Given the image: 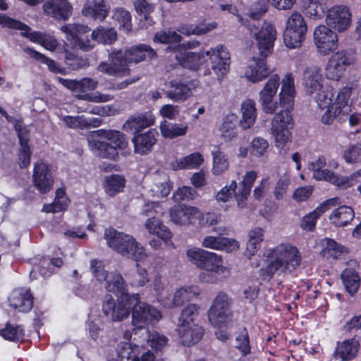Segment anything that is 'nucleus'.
<instances>
[{
  "label": "nucleus",
  "instance_id": "nucleus-19",
  "mask_svg": "<svg viewBox=\"0 0 361 361\" xmlns=\"http://www.w3.org/2000/svg\"><path fill=\"white\" fill-rule=\"evenodd\" d=\"M329 26L320 25L314 30V42L317 51L322 56L334 51L338 45V35Z\"/></svg>",
  "mask_w": 361,
  "mask_h": 361
},
{
  "label": "nucleus",
  "instance_id": "nucleus-52",
  "mask_svg": "<svg viewBox=\"0 0 361 361\" xmlns=\"http://www.w3.org/2000/svg\"><path fill=\"white\" fill-rule=\"evenodd\" d=\"M112 17L118 22L120 28L126 34L130 32L132 29L131 15L128 11L122 8H116L113 11Z\"/></svg>",
  "mask_w": 361,
  "mask_h": 361
},
{
  "label": "nucleus",
  "instance_id": "nucleus-48",
  "mask_svg": "<svg viewBox=\"0 0 361 361\" xmlns=\"http://www.w3.org/2000/svg\"><path fill=\"white\" fill-rule=\"evenodd\" d=\"M235 123L236 118L235 115H228L224 118L223 123L220 126L219 131L221 137L226 141H231L236 137Z\"/></svg>",
  "mask_w": 361,
  "mask_h": 361
},
{
  "label": "nucleus",
  "instance_id": "nucleus-50",
  "mask_svg": "<svg viewBox=\"0 0 361 361\" xmlns=\"http://www.w3.org/2000/svg\"><path fill=\"white\" fill-rule=\"evenodd\" d=\"M237 183L235 180H232L229 185H226L223 187L216 195L215 200L217 203L220 205L221 204H225V205H222V207L225 211L228 210V205L227 203L232 199L233 195L236 190Z\"/></svg>",
  "mask_w": 361,
  "mask_h": 361
},
{
  "label": "nucleus",
  "instance_id": "nucleus-59",
  "mask_svg": "<svg viewBox=\"0 0 361 361\" xmlns=\"http://www.w3.org/2000/svg\"><path fill=\"white\" fill-rule=\"evenodd\" d=\"M332 96L333 94L331 93L328 94L329 104H327L326 106H322L317 104L319 108L324 111L321 116V121L324 124H330L334 121L336 116L342 115L340 112L336 111V108H332Z\"/></svg>",
  "mask_w": 361,
  "mask_h": 361
},
{
  "label": "nucleus",
  "instance_id": "nucleus-62",
  "mask_svg": "<svg viewBox=\"0 0 361 361\" xmlns=\"http://www.w3.org/2000/svg\"><path fill=\"white\" fill-rule=\"evenodd\" d=\"M145 334L148 335L147 343L152 349L161 350L168 343V338L164 334L157 331L149 333L147 331H145Z\"/></svg>",
  "mask_w": 361,
  "mask_h": 361
},
{
  "label": "nucleus",
  "instance_id": "nucleus-49",
  "mask_svg": "<svg viewBox=\"0 0 361 361\" xmlns=\"http://www.w3.org/2000/svg\"><path fill=\"white\" fill-rule=\"evenodd\" d=\"M116 32L113 28L99 27L92 32V39L104 44H111L116 39Z\"/></svg>",
  "mask_w": 361,
  "mask_h": 361
},
{
  "label": "nucleus",
  "instance_id": "nucleus-63",
  "mask_svg": "<svg viewBox=\"0 0 361 361\" xmlns=\"http://www.w3.org/2000/svg\"><path fill=\"white\" fill-rule=\"evenodd\" d=\"M66 126L70 128H84L90 125V121L83 116H64L61 118Z\"/></svg>",
  "mask_w": 361,
  "mask_h": 361
},
{
  "label": "nucleus",
  "instance_id": "nucleus-29",
  "mask_svg": "<svg viewBox=\"0 0 361 361\" xmlns=\"http://www.w3.org/2000/svg\"><path fill=\"white\" fill-rule=\"evenodd\" d=\"M155 118L150 112L134 114L123 123V129L129 133H137L143 129L152 126Z\"/></svg>",
  "mask_w": 361,
  "mask_h": 361
},
{
  "label": "nucleus",
  "instance_id": "nucleus-44",
  "mask_svg": "<svg viewBox=\"0 0 361 361\" xmlns=\"http://www.w3.org/2000/svg\"><path fill=\"white\" fill-rule=\"evenodd\" d=\"M16 130L18 132V135L20 144V149L19 153V164L20 167H26L30 163L31 152L30 147L27 145L28 137L25 132L20 129V126L17 124Z\"/></svg>",
  "mask_w": 361,
  "mask_h": 361
},
{
  "label": "nucleus",
  "instance_id": "nucleus-14",
  "mask_svg": "<svg viewBox=\"0 0 361 361\" xmlns=\"http://www.w3.org/2000/svg\"><path fill=\"white\" fill-rule=\"evenodd\" d=\"M307 26L302 14L293 11L288 18L283 32V41L290 49L300 48L305 39Z\"/></svg>",
  "mask_w": 361,
  "mask_h": 361
},
{
  "label": "nucleus",
  "instance_id": "nucleus-36",
  "mask_svg": "<svg viewBox=\"0 0 361 361\" xmlns=\"http://www.w3.org/2000/svg\"><path fill=\"white\" fill-rule=\"evenodd\" d=\"M204 159L200 152H194L179 159L170 164L173 170L197 169L204 162Z\"/></svg>",
  "mask_w": 361,
  "mask_h": 361
},
{
  "label": "nucleus",
  "instance_id": "nucleus-41",
  "mask_svg": "<svg viewBox=\"0 0 361 361\" xmlns=\"http://www.w3.org/2000/svg\"><path fill=\"white\" fill-rule=\"evenodd\" d=\"M126 183L125 177L119 174H111L104 178V189L106 195L114 197L123 192Z\"/></svg>",
  "mask_w": 361,
  "mask_h": 361
},
{
  "label": "nucleus",
  "instance_id": "nucleus-2",
  "mask_svg": "<svg viewBox=\"0 0 361 361\" xmlns=\"http://www.w3.org/2000/svg\"><path fill=\"white\" fill-rule=\"evenodd\" d=\"M198 45V42L193 41L173 47L169 46L166 50H172L177 61L184 67L191 69H196L209 61L212 69L218 78H222L229 68L230 57L226 49L222 45H218L207 51L200 52L190 51Z\"/></svg>",
  "mask_w": 361,
  "mask_h": 361
},
{
  "label": "nucleus",
  "instance_id": "nucleus-1",
  "mask_svg": "<svg viewBox=\"0 0 361 361\" xmlns=\"http://www.w3.org/2000/svg\"><path fill=\"white\" fill-rule=\"evenodd\" d=\"M296 90L292 73H286L282 78L277 74L272 75L259 92V103L267 114L275 113L271 132L276 147L286 152V146L290 142V129L293 126L291 111L293 109Z\"/></svg>",
  "mask_w": 361,
  "mask_h": 361
},
{
  "label": "nucleus",
  "instance_id": "nucleus-45",
  "mask_svg": "<svg viewBox=\"0 0 361 361\" xmlns=\"http://www.w3.org/2000/svg\"><path fill=\"white\" fill-rule=\"evenodd\" d=\"M117 353L121 359L129 361H140V348L128 342L121 343L118 345Z\"/></svg>",
  "mask_w": 361,
  "mask_h": 361
},
{
  "label": "nucleus",
  "instance_id": "nucleus-9",
  "mask_svg": "<svg viewBox=\"0 0 361 361\" xmlns=\"http://www.w3.org/2000/svg\"><path fill=\"white\" fill-rule=\"evenodd\" d=\"M56 80L63 86L75 92L77 97L80 99L95 103H103L111 101L114 99L112 95L99 92L88 93L89 91L96 90L99 85V82L92 78L85 77L80 80H71L58 77Z\"/></svg>",
  "mask_w": 361,
  "mask_h": 361
},
{
  "label": "nucleus",
  "instance_id": "nucleus-58",
  "mask_svg": "<svg viewBox=\"0 0 361 361\" xmlns=\"http://www.w3.org/2000/svg\"><path fill=\"white\" fill-rule=\"evenodd\" d=\"M209 252V251L199 247H192L186 251V256L191 263L200 269L202 267V265L204 261H205Z\"/></svg>",
  "mask_w": 361,
  "mask_h": 361
},
{
  "label": "nucleus",
  "instance_id": "nucleus-47",
  "mask_svg": "<svg viewBox=\"0 0 361 361\" xmlns=\"http://www.w3.org/2000/svg\"><path fill=\"white\" fill-rule=\"evenodd\" d=\"M341 278L346 290L351 295L357 291L360 286V276L355 271L346 269L342 273Z\"/></svg>",
  "mask_w": 361,
  "mask_h": 361
},
{
  "label": "nucleus",
  "instance_id": "nucleus-39",
  "mask_svg": "<svg viewBox=\"0 0 361 361\" xmlns=\"http://www.w3.org/2000/svg\"><path fill=\"white\" fill-rule=\"evenodd\" d=\"M145 227L150 234L157 235L166 243L173 244L171 241L172 237L171 231L159 219L148 218L145 223Z\"/></svg>",
  "mask_w": 361,
  "mask_h": 361
},
{
  "label": "nucleus",
  "instance_id": "nucleus-61",
  "mask_svg": "<svg viewBox=\"0 0 361 361\" xmlns=\"http://www.w3.org/2000/svg\"><path fill=\"white\" fill-rule=\"evenodd\" d=\"M269 147L268 142L260 137H255L250 144V154L255 157H260L264 155Z\"/></svg>",
  "mask_w": 361,
  "mask_h": 361
},
{
  "label": "nucleus",
  "instance_id": "nucleus-37",
  "mask_svg": "<svg viewBox=\"0 0 361 361\" xmlns=\"http://www.w3.org/2000/svg\"><path fill=\"white\" fill-rule=\"evenodd\" d=\"M247 241L244 255L247 258L254 256L261 247V243L264 240V231L260 227L251 229L247 234Z\"/></svg>",
  "mask_w": 361,
  "mask_h": 361
},
{
  "label": "nucleus",
  "instance_id": "nucleus-11",
  "mask_svg": "<svg viewBox=\"0 0 361 361\" xmlns=\"http://www.w3.org/2000/svg\"><path fill=\"white\" fill-rule=\"evenodd\" d=\"M232 301L223 292L218 293L212 300L208 311V319L212 326L218 329L227 327L233 322Z\"/></svg>",
  "mask_w": 361,
  "mask_h": 361
},
{
  "label": "nucleus",
  "instance_id": "nucleus-32",
  "mask_svg": "<svg viewBox=\"0 0 361 361\" xmlns=\"http://www.w3.org/2000/svg\"><path fill=\"white\" fill-rule=\"evenodd\" d=\"M9 305L19 312L30 311L33 305L32 296L29 290L25 288L15 289L8 298Z\"/></svg>",
  "mask_w": 361,
  "mask_h": 361
},
{
  "label": "nucleus",
  "instance_id": "nucleus-10",
  "mask_svg": "<svg viewBox=\"0 0 361 361\" xmlns=\"http://www.w3.org/2000/svg\"><path fill=\"white\" fill-rule=\"evenodd\" d=\"M301 81L305 92L309 95H314L317 104L322 106L329 104L328 94L331 92L324 90V78L319 66H307L303 71Z\"/></svg>",
  "mask_w": 361,
  "mask_h": 361
},
{
  "label": "nucleus",
  "instance_id": "nucleus-25",
  "mask_svg": "<svg viewBox=\"0 0 361 361\" xmlns=\"http://www.w3.org/2000/svg\"><path fill=\"white\" fill-rule=\"evenodd\" d=\"M338 203V199L330 198L319 204L313 211L305 215L300 222V227L305 231H313L316 226L317 221L326 211Z\"/></svg>",
  "mask_w": 361,
  "mask_h": 361
},
{
  "label": "nucleus",
  "instance_id": "nucleus-46",
  "mask_svg": "<svg viewBox=\"0 0 361 361\" xmlns=\"http://www.w3.org/2000/svg\"><path fill=\"white\" fill-rule=\"evenodd\" d=\"M171 188L169 178L164 176L162 178H154L149 191L153 197H164L169 194Z\"/></svg>",
  "mask_w": 361,
  "mask_h": 361
},
{
  "label": "nucleus",
  "instance_id": "nucleus-34",
  "mask_svg": "<svg viewBox=\"0 0 361 361\" xmlns=\"http://www.w3.org/2000/svg\"><path fill=\"white\" fill-rule=\"evenodd\" d=\"M109 6L104 0H87L82 10V14L94 20H103L109 13Z\"/></svg>",
  "mask_w": 361,
  "mask_h": 361
},
{
  "label": "nucleus",
  "instance_id": "nucleus-4",
  "mask_svg": "<svg viewBox=\"0 0 361 361\" xmlns=\"http://www.w3.org/2000/svg\"><path fill=\"white\" fill-rule=\"evenodd\" d=\"M269 257L268 264L261 270L262 276L266 279H270L274 274L290 273L301 262V256L298 249L288 243H281L276 246L271 250Z\"/></svg>",
  "mask_w": 361,
  "mask_h": 361
},
{
  "label": "nucleus",
  "instance_id": "nucleus-55",
  "mask_svg": "<svg viewBox=\"0 0 361 361\" xmlns=\"http://www.w3.org/2000/svg\"><path fill=\"white\" fill-rule=\"evenodd\" d=\"M0 335L8 341H19L23 338L24 330L20 326H13L8 324L0 329Z\"/></svg>",
  "mask_w": 361,
  "mask_h": 361
},
{
  "label": "nucleus",
  "instance_id": "nucleus-7",
  "mask_svg": "<svg viewBox=\"0 0 361 361\" xmlns=\"http://www.w3.org/2000/svg\"><path fill=\"white\" fill-rule=\"evenodd\" d=\"M104 238L111 249L123 257L137 262L148 257L145 247L130 235L109 228L105 231Z\"/></svg>",
  "mask_w": 361,
  "mask_h": 361
},
{
  "label": "nucleus",
  "instance_id": "nucleus-15",
  "mask_svg": "<svg viewBox=\"0 0 361 361\" xmlns=\"http://www.w3.org/2000/svg\"><path fill=\"white\" fill-rule=\"evenodd\" d=\"M0 25L20 30L22 35L27 37L33 42L39 43L48 50L54 51L58 46L54 37L41 32H32L29 26L4 14H0Z\"/></svg>",
  "mask_w": 361,
  "mask_h": 361
},
{
  "label": "nucleus",
  "instance_id": "nucleus-5",
  "mask_svg": "<svg viewBox=\"0 0 361 361\" xmlns=\"http://www.w3.org/2000/svg\"><path fill=\"white\" fill-rule=\"evenodd\" d=\"M90 150L103 158L116 159L118 149H123L128 146L124 135L117 130L103 129L91 132L87 137Z\"/></svg>",
  "mask_w": 361,
  "mask_h": 361
},
{
  "label": "nucleus",
  "instance_id": "nucleus-35",
  "mask_svg": "<svg viewBox=\"0 0 361 361\" xmlns=\"http://www.w3.org/2000/svg\"><path fill=\"white\" fill-rule=\"evenodd\" d=\"M269 73L264 59H254L246 68L244 75L247 80L256 83L266 78Z\"/></svg>",
  "mask_w": 361,
  "mask_h": 361
},
{
  "label": "nucleus",
  "instance_id": "nucleus-27",
  "mask_svg": "<svg viewBox=\"0 0 361 361\" xmlns=\"http://www.w3.org/2000/svg\"><path fill=\"white\" fill-rule=\"evenodd\" d=\"M357 82L356 80L350 82L338 91L336 97L332 101V108H336V111L345 115L351 111V102L350 98L351 93L357 88Z\"/></svg>",
  "mask_w": 361,
  "mask_h": 361
},
{
  "label": "nucleus",
  "instance_id": "nucleus-3",
  "mask_svg": "<svg viewBox=\"0 0 361 361\" xmlns=\"http://www.w3.org/2000/svg\"><path fill=\"white\" fill-rule=\"evenodd\" d=\"M156 55V51L151 47L144 44L133 46L124 52L121 50H114L109 54V62H100L97 70L109 76L124 77L130 74L128 64L149 61Z\"/></svg>",
  "mask_w": 361,
  "mask_h": 361
},
{
  "label": "nucleus",
  "instance_id": "nucleus-21",
  "mask_svg": "<svg viewBox=\"0 0 361 361\" xmlns=\"http://www.w3.org/2000/svg\"><path fill=\"white\" fill-rule=\"evenodd\" d=\"M61 31L66 35V39L73 47L89 51L94 47V44L89 39L85 40L82 35L90 31V28L79 23L66 24L61 26Z\"/></svg>",
  "mask_w": 361,
  "mask_h": 361
},
{
  "label": "nucleus",
  "instance_id": "nucleus-64",
  "mask_svg": "<svg viewBox=\"0 0 361 361\" xmlns=\"http://www.w3.org/2000/svg\"><path fill=\"white\" fill-rule=\"evenodd\" d=\"M235 348L241 352L243 355H247L250 353L249 336L245 329L235 338Z\"/></svg>",
  "mask_w": 361,
  "mask_h": 361
},
{
  "label": "nucleus",
  "instance_id": "nucleus-17",
  "mask_svg": "<svg viewBox=\"0 0 361 361\" xmlns=\"http://www.w3.org/2000/svg\"><path fill=\"white\" fill-rule=\"evenodd\" d=\"M202 266L199 279L203 283H214L217 281V275L229 274V269L224 265L222 257L215 252H209Z\"/></svg>",
  "mask_w": 361,
  "mask_h": 361
},
{
  "label": "nucleus",
  "instance_id": "nucleus-53",
  "mask_svg": "<svg viewBox=\"0 0 361 361\" xmlns=\"http://www.w3.org/2000/svg\"><path fill=\"white\" fill-rule=\"evenodd\" d=\"M213 156V167L212 172L215 175H220L226 171L229 166V163L226 156L216 148L215 150L212 151Z\"/></svg>",
  "mask_w": 361,
  "mask_h": 361
},
{
  "label": "nucleus",
  "instance_id": "nucleus-54",
  "mask_svg": "<svg viewBox=\"0 0 361 361\" xmlns=\"http://www.w3.org/2000/svg\"><path fill=\"white\" fill-rule=\"evenodd\" d=\"M153 41L161 44H176L181 41V36L172 30H162L154 35Z\"/></svg>",
  "mask_w": 361,
  "mask_h": 361
},
{
  "label": "nucleus",
  "instance_id": "nucleus-57",
  "mask_svg": "<svg viewBox=\"0 0 361 361\" xmlns=\"http://www.w3.org/2000/svg\"><path fill=\"white\" fill-rule=\"evenodd\" d=\"M342 157L348 164L361 162V142L348 146L343 151Z\"/></svg>",
  "mask_w": 361,
  "mask_h": 361
},
{
  "label": "nucleus",
  "instance_id": "nucleus-42",
  "mask_svg": "<svg viewBox=\"0 0 361 361\" xmlns=\"http://www.w3.org/2000/svg\"><path fill=\"white\" fill-rule=\"evenodd\" d=\"M301 8L310 18L317 20L324 17L326 6L319 0H301Z\"/></svg>",
  "mask_w": 361,
  "mask_h": 361
},
{
  "label": "nucleus",
  "instance_id": "nucleus-56",
  "mask_svg": "<svg viewBox=\"0 0 361 361\" xmlns=\"http://www.w3.org/2000/svg\"><path fill=\"white\" fill-rule=\"evenodd\" d=\"M290 184L289 174L287 173H283L276 181L273 193L276 200H281L286 197Z\"/></svg>",
  "mask_w": 361,
  "mask_h": 361
},
{
  "label": "nucleus",
  "instance_id": "nucleus-12",
  "mask_svg": "<svg viewBox=\"0 0 361 361\" xmlns=\"http://www.w3.org/2000/svg\"><path fill=\"white\" fill-rule=\"evenodd\" d=\"M117 302L110 295L103 300L102 312L114 322H121L128 317L133 305L137 301V294L123 295L118 297Z\"/></svg>",
  "mask_w": 361,
  "mask_h": 361
},
{
  "label": "nucleus",
  "instance_id": "nucleus-22",
  "mask_svg": "<svg viewBox=\"0 0 361 361\" xmlns=\"http://www.w3.org/2000/svg\"><path fill=\"white\" fill-rule=\"evenodd\" d=\"M200 290L197 286H184L178 288L173 296H161L160 302L166 308L183 305L200 295Z\"/></svg>",
  "mask_w": 361,
  "mask_h": 361
},
{
  "label": "nucleus",
  "instance_id": "nucleus-33",
  "mask_svg": "<svg viewBox=\"0 0 361 361\" xmlns=\"http://www.w3.org/2000/svg\"><path fill=\"white\" fill-rule=\"evenodd\" d=\"M240 118L238 121L239 127L243 130L252 128L257 116L255 102L252 99H245L240 105Z\"/></svg>",
  "mask_w": 361,
  "mask_h": 361
},
{
  "label": "nucleus",
  "instance_id": "nucleus-6",
  "mask_svg": "<svg viewBox=\"0 0 361 361\" xmlns=\"http://www.w3.org/2000/svg\"><path fill=\"white\" fill-rule=\"evenodd\" d=\"M199 306L189 304L185 307L178 318L176 332L181 344L187 346L198 343L203 337L204 330L197 322Z\"/></svg>",
  "mask_w": 361,
  "mask_h": 361
},
{
  "label": "nucleus",
  "instance_id": "nucleus-38",
  "mask_svg": "<svg viewBox=\"0 0 361 361\" xmlns=\"http://www.w3.org/2000/svg\"><path fill=\"white\" fill-rule=\"evenodd\" d=\"M360 343L356 338L346 339L343 342L338 343L336 356L343 361L350 360L357 355Z\"/></svg>",
  "mask_w": 361,
  "mask_h": 361
},
{
  "label": "nucleus",
  "instance_id": "nucleus-43",
  "mask_svg": "<svg viewBox=\"0 0 361 361\" xmlns=\"http://www.w3.org/2000/svg\"><path fill=\"white\" fill-rule=\"evenodd\" d=\"M161 135L165 138L173 139L184 136L187 134L188 126L187 124L168 123L163 121L159 126Z\"/></svg>",
  "mask_w": 361,
  "mask_h": 361
},
{
  "label": "nucleus",
  "instance_id": "nucleus-26",
  "mask_svg": "<svg viewBox=\"0 0 361 361\" xmlns=\"http://www.w3.org/2000/svg\"><path fill=\"white\" fill-rule=\"evenodd\" d=\"M45 15L56 20H68L72 13V6L67 0H47L42 6Z\"/></svg>",
  "mask_w": 361,
  "mask_h": 361
},
{
  "label": "nucleus",
  "instance_id": "nucleus-23",
  "mask_svg": "<svg viewBox=\"0 0 361 361\" xmlns=\"http://www.w3.org/2000/svg\"><path fill=\"white\" fill-rule=\"evenodd\" d=\"M326 165V158L320 155L308 163V169L312 172V177L316 180L327 181L338 186L339 176L328 169H324Z\"/></svg>",
  "mask_w": 361,
  "mask_h": 361
},
{
  "label": "nucleus",
  "instance_id": "nucleus-30",
  "mask_svg": "<svg viewBox=\"0 0 361 361\" xmlns=\"http://www.w3.org/2000/svg\"><path fill=\"white\" fill-rule=\"evenodd\" d=\"M168 87L166 95L173 102H184L192 94V83H184L180 80H173L169 82Z\"/></svg>",
  "mask_w": 361,
  "mask_h": 361
},
{
  "label": "nucleus",
  "instance_id": "nucleus-20",
  "mask_svg": "<svg viewBox=\"0 0 361 361\" xmlns=\"http://www.w3.org/2000/svg\"><path fill=\"white\" fill-rule=\"evenodd\" d=\"M351 12L345 5H335L329 8L326 13V24L330 28L342 32L348 29L351 24Z\"/></svg>",
  "mask_w": 361,
  "mask_h": 361
},
{
  "label": "nucleus",
  "instance_id": "nucleus-60",
  "mask_svg": "<svg viewBox=\"0 0 361 361\" xmlns=\"http://www.w3.org/2000/svg\"><path fill=\"white\" fill-rule=\"evenodd\" d=\"M27 52L31 55L32 57L46 64L48 66L49 71L51 72L55 73H64V68H61L54 61L46 57L41 53L31 49H28Z\"/></svg>",
  "mask_w": 361,
  "mask_h": 361
},
{
  "label": "nucleus",
  "instance_id": "nucleus-31",
  "mask_svg": "<svg viewBox=\"0 0 361 361\" xmlns=\"http://www.w3.org/2000/svg\"><path fill=\"white\" fill-rule=\"evenodd\" d=\"M157 135L158 133L155 130L135 135L132 140L134 152L140 155L147 154L155 145Z\"/></svg>",
  "mask_w": 361,
  "mask_h": 361
},
{
  "label": "nucleus",
  "instance_id": "nucleus-8",
  "mask_svg": "<svg viewBox=\"0 0 361 361\" xmlns=\"http://www.w3.org/2000/svg\"><path fill=\"white\" fill-rule=\"evenodd\" d=\"M219 6L221 11H227L228 13L236 16L238 22L248 27L251 35L256 39L257 46L262 56L267 57L272 52L274 42L276 38V30L271 23L265 22L260 29H258L255 25H252L239 16L237 8L232 4L220 3Z\"/></svg>",
  "mask_w": 361,
  "mask_h": 361
},
{
  "label": "nucleus",
  "instance_id": "nucleus-24",
  "mask_svg": "<svg viewBox=\"0 0 361 361\" xmlns=\"http://www.w3.org/2000/svg\"><path fill=\"white\" fill-rule=\"evenodd\" d=\"M33 183L35 187L42 193H45L51 188L54 179L47 163L40 161L35 164Z\"/></svg>",
  "mask_w": 361,
  "mask_h": 361
},
{
  "label": "nucleus",
  "instance_id": "nucleus-40",
  "mask_svg": "<svg viewBox=\"0 0 361 361\" xmlns=\"http://www.w3.org/2000/svg\"><path fill=\"white\" fill-rule=\"evenodd\" d=\"M354 217L355 212L352 207L341 206L333 210L329 216V220L335 226L343 227L350 224Z\"/></svg>",
  "mask_w": 361,
  "mask_h": 361
},
{
  "label": "nucleus",
  "instance_id": "nucleus-51",
  "mask_svg": "<svg viewBox=\"0 0 361 361\" xmlns=\"http://www.w3.org/2000/svg\"><path fill=\"white\" fill-rule=\"evenodd\" d=\"M68 199L63 189H58L56 192V197L53 204L44 205L43 211L46 212H59L66 208Z\"/></svg>",
  "mask_w": 361,
  "mask_h": 361
},
{
  "label": "nucleus",
  "instance_id": "nucleus-18",
  "mask_svg": "<svg viewBox=\"0 0 361 361\" xmlns=\"http://www.w3.org/2000/svg\"><path fill=\"white\" fill-rule=\"evenodd\" d=\"M161 318V314L154 307L140 301L137 295V301L132 307V324L137 329H143L149 324L157 322Z\"/></svg>",
  "mask_w": 361,
  "mask_h": 361
},
{
  "label": "nucleus",
  "instance_id": "nucleus-28",
  "mask_svg": "<svg viewBox=\"0 0 361 361\" xmlns=\"http://www.w3.org/2000/svg\"><path fill=\"white\" fill-rule=\"evenodd\" d=\"M197 215H199V209L188 205H176L169 211L171 221L180 226L191 224L192 219Z\"/></svg>",
  "mask_w": 361,
  "mask_h": 361
},
{
  "label": "nucleus",
  "instance_id": "nucleus-16",
  "mask_svg": "<svg viewBox=\"0 0 361 361\" xmlns=\"http://www.w3.org/2000/svg\"><path fill=\"white\" fill-rule=\"evenodd\" d=\"M354 63V57L344 50L334 53L325 66V78L331 81H341L345 75L347 67Z\"/></svg>",
  "mask_w": 361,
  "mask_h": 361
},
{
  "label": "nucleus",
  "instance_id": "nucleus-13",
  "mask_svg": "<svg viewBox=\"0 0 361 361\" xmlns=\"http://www.w3.org/2000/svg\"><path fill=\"white\" fill-rule=\"evenodd\" d=\"M90 269L96 279L101 283H104V287L108 292L114 293L118 297L129 295L123 276L116 271H106L102 262L97 259L92 260Z\"/></svg>",
  "mask_w": 361,
  "mask_h": 361
}]
</instances>
